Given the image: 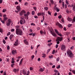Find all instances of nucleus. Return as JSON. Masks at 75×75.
I'll use <instances>...</instances> for the list:
<instances>
[{"mask_svg":"<svg viewBox=\"0 0 75 75\" xmlns=\"http://www.w3.org/2000/svg\"><path fill=\"white\" fill-rule=\"evenodd\" d=\"M65 48H66V46L64 45H62L61 49L62 51H65Z\"/></svg>","mask_w":75,"mask_h":75,"instance_id":"39448f33","label":"nucleus"},{"mask_svg":"<svg viewBox=\"0 0 75 75\" xmlns=\"http://www.w3.org/2000/svg\"><path fill=\"white\" fill-rule=\"evenodd\" d=\"M62 40V38L58 37L56 39V41H61Z\"/></svg>","mask_w":75,"mask_h":75,"instance_id":"0eeeda50","label":"nucleus"},{"mask_svg":"<svg viewBox=\"0 0 75 75\" xmlns=\"http://www.w3.org/2000/svg\"><path fill=\"white\" fill-rule=\"evenodd\" d=\"M60 65H59L57 67V69H59V68H60Z\"/></svg>","mask_w":75,"mask_h":75,"instance_id":"79ce46f5","label":"nucleus"},{"mask_svg":"<svg viewBox=\"0 0 75 75\" xmlns=\"http://www.w3.org/2000/svg\"><path fill=\"white\" fill-rule=\"evenodd\" d=\"M3 17L4 18H6V17H7V15L5 14H4L3 15Z\"/></svg>","mask_w":75,"mask_h":75,"instance_id":"a18cd8bd","label":"nucleus"},{"mask_svg":"<svg viewBox=\"0 0 75 75\" xmlns=\"http://www.w3.org/2000/svg\"><path fill=\"white\" fill-rule=\"evenodd\" d=\"M52 54H55V50H53L52 52Z\"/></svg>","mask_w":75,"mask_h":75,"instance_id":"864d4df0","label":"nucleus"},{"mask_svg":"<svg viewBox=\"0 0 75 75\" xmlns=\"http://www.w3.org/2000/svg\"><path fill=\"white\" fill-rule=\"evenodd\" d=\"M34 14H35V12H34V11H33L32 12V15H34Z\"/></svg>","mask_w":75,"mask_h":75,"instance_id":"c756f323","label":"nucleus"},{"mask_svg":"<svg viewBox=\"0 0 75 75\" xmlns=\"http://www.w3.org/2000/svg\"><path fill=\"white\" fill-rule=\"evenodd\" d=\"M31 25H35V24L34 23H31Z\"/></svg>","mask_w":75,"mask_h":75,"instance_id":"0e129e2a","label":"nucleus"},{"mask_svg":"<svg viewBox=\"0 0 75 75\" xmlns=\"http://www.w3.org/2000/svg\"><path fill=\"white\" fill-rule=\"evenodd\" d=\"M6 60L7 62H9V61H10V59H9V58L7 59Z\"/></svg>","mask_w":75,"mask_h":75,"instance_id":"5fc2aeb1","label":"nucleus"},{"mask_svg":"<svg viewBox=\"0 0 75 75\" xmlns=\"http://www.w3.org/2000/svg\"><path fill=\"white\" fill-rule=\"evenodd\" d=\"M24 42L26 45H28V42L26 40H24Z\"/></svg>","mask_w":75,"mask_h":75,"instance_id":"f8f14e48","label":"nucleus"},{"mask_svg":"<svg viewBox=\"0 0 75 75\" xmlns=\"http://www.w3.org/2000/svg\"><path fill=\"white\" fill-rule=\"evenodd\" d=\"M66 4H67V5H68V4H69V3H68V1H67V0H66Z\"/></svg>","mask_w":75,"mask_h":75,"instance_id":"f704fd0d","label":"nucleus"},{"mask_svg":"<svg viewBox=\"0 0 75 75\" xmlns=\"http://www.w3.org/2000/svg\"><path fill=\"white\" fill-rule=\"evenodd\" d=\"M49 65H53V64H52V63L50 62L49 63Z\"/></svg>","mask_w":75,"mask_h":75,"instance_id":"e2e57ef3","label":"nucleus"},{"mask_svg":"<svg viewBox=\"0 0 75 75\" xmlns=\"http://www.w3.org/2000/svg\"><path fill=\"white\" fill-rule=\"evenodd\" d=\"M73 10L75 11V6H74L73 7Z\"/></svg>","mask_w":75,"mask_h":75,"instance_id":"09e8293b","label":"nucleus"},{"mask_svg":"<svg viewBox=\"0 0 75 75\" xmlns=\"http://www.w3.org/2000/svg\"><path fill=\"white\" fill-rule=\"evenodd\" d=\"M44 24L45 25H46V26H47V25H48V24H47V23L45 22V23Z\"/></svg>","mask_w":75,"mask_h":75,"instance_id":"052dcab7","label":"nucleus"},{"mask_svg":"<svg viewBox=\"0 0 75 75\" xmlns=\"http://www.w3.org/2000/svg\"><path fill=\"white\" fill-rule=\"evenodd\" d=\"M11 63L12 64H14V58H12Z\"/></svg>","mask_w":75,"mask_h":75,"instance_id":"aec40b11","label":"nucleus"},{"mask_svg":"<svg viewBox=\"0 0 75 75\" xmlns=\"http://www.w3.org/2000/svg\"><path fill=\"white\" fill-rule=\"evenodd\" d=\"M23 59H22L20 61V62L19 63V65H22L23 64L22 62H23Z\"/></svg>","mask_w":75,"mask_h":75,"instance_id":"f3484780","label":"nucleus"},{"mask_svg":"<svg viewBox=\"0 0 75 75\" xmlns=\"http://www.w3.org/2000/svg\"><path fill=\"white\" fill-rule=\"evenodd\" d=\"M21 28H22L23 30H24V27H23V26H22Z\"/></svg>","mask_w":75,"mask_h":75,"instance_id":"680f3d73","label":"nucleus"},{"mask_svg":"<svg viewBox=\"0 0 75 75\" xmlns=\"http://www.w3.org/2000/svg\"><path fill=\"white\" fill-rule=\"evenodd\" d=\"M37 15L38 16H42L41 13H37Z\"/></svg>","mask_w":75,"mask_h":75,"instance_id":"5701e85b","label":"nucleus"},{"mask_svg":"<svg viewBox=\"0 0 75 75\" xmlns=\"http://www.w3.org/2000/svg\"><path fill=\"white\" fill-rule=\"evenodd\" d=\"M15 4L16 5H17V4H18V2L16 1L15 3Z\"/></svg>","mask_w":75,"mask_h":75,"instance_id":"ea45409f","label":"nucleus"},{"mask_svg":"<svg viewBox=\"0 0 75 75\" xmlns=\"http://www.w3.org/2000/svg\"><path fill=\"white\" fill-rule=\"evenodd\" d=\"M51 45H52V43L51 42L48 44L47 45H48V46H50Z\"/></svg>","mask_w":75,"mask_h":75,"instance_id":"c9c22d12","label":"nucleus"},{"mask_svg":"<svg viewBox=\"0 0 75 75\" xmlns=\"http://www.w3.org/2000/svg\"><path fill=\"white\" fill-rule=\"evenodd\" d=\"M10 35V32H9L7 33V35L8 36V35Z\"/></svg>","mask_w":75,"mask_h":75,"instance_id":"bf43d9fd","label":"nucleus"},{"mask_svg":"<svg viewBox=\"0 0 75 75\" xmlns=\"http://www.w3.org/2000/svg\"><path fill=\"white\" fill-rule=\"evenodd\" d=\"M16 53L17 51H16V50H13L12 51V53L13 55H14V54H16Z\"/></svg>","mask_w":75,"mask_h":75,"instance_id":"9d476101","label":"nucleus"},{"mask_svg":"<svg viewBox=\"0 0 75 75\" xmlns=\"http://www.w3.org/2000/svg\"><path fill=\"white\" fill-rule=\"evenodd\" d=\"M69 7H73L74 5H68Z\"/></svg>","mask_w":75,"mask_h":75,"instance_id":"7c9ffc66","label":"nucleus"},{"mask_svg":"<svg viewBox=\"0 0 75 75\" xmlns=\"http://www.w3.org/2000/svg\"><path fill=\"white\" fill-rule=\"evenodd\" d=\"M50 2L52 4H53L54 3V1L53 0H50Z\"/></svg>","mask_w":75,"mask_h":75,"instance_id":"c03bdc74","label":"nucleus"},{"mask_svg":"<svg viewBox=\"0 0 75 75\" xmlns=\"http://www.w3.org/2000/svg\"><path fill=\"white\" fill-rule=\"evenodd\" d=\"M23 74L24 75H26V74H27V71H25L24 70H23L22 71Z\"/></svg>","mask_w":75,"mask_h":75,"instance_id":"dca6fc26","label":"nucleus"},{"mask_svg":"<svg viewBox=\"0 0 75 75\" xmlns=\"http://www.w3.org/2000/svg\"><path fill=\"white\" fill-rule=\"evenodd\" d=\"M67 55L68 57H72L74 55L72 53V52L70 50H68L67 51Z\"/></svg>","mask_w":75,"mask_h":75,"instance_id":"f03ea898","label":"nucleus"},{"mask_svg":"<svg viewBox=\"0 0 75 75\" xmlns=\"http://www.w3.org/2000/svg\"><path fill=\"white\" fill-rule=\"evenodd\" d=\"M25 20H21L20 21V23L21 24L23 25L25 24Z\"/></svg>","mask_w":75,"mask_h":75,"instance_id":"423d86ee","label":"nucleus"},{"mask_svg":"<svg viewBox=\"0 0 75 75\" xmlns=\"http://www.w3.org/2000/svg\"><path fill=\"white\" fill-rule=\"evenodd\" d=\"M16 34L19 35H23V32L20 29H16Z\"/></svg>","mask_w":75,"mask_h":75,"instance_id":"f257e3e1","label":"nucleus"},{"mask_svg":"<svg viewBox=\"0 0 75 75\" xmlns=\"http://www.w3.org/2000/svg\"><path fill=\"white\" fill-rule=\"evenodd\" d=\"M18 40H17L15 42V43L14 44V45L15 46H16V45H17L18 43Z\"/></svg>","mask_w":75,"mask_h":75,"instance_id":"4468645a","label":"nucleus"},{"mask_svg":"<svg viewBox=\"0 0 75 75\" xmlns=\"http://www.w3.org/2000/svg\"><path fill=\"white\" fill-rule=\"evenodd\" d=\"M16 9H17L18 11H20L21 10V8L20 6H16Z\"/></svg>","mask_w":75,"mask_h":75,"instance_id":"1a4fd4ad","label":"nucleus"},{"mask_svg":"<svg viewBox=\"0 0 75 75\" xmlns=\"http://www.w3.org/2000/svg\"><path fill=\"white\" fill-rule=\"evenodd\" d=\"M40 33L41 34H42V33H43V32H42V30H40Z\"/></svg>","mask_w":75,"mask_h":75,"instance_id":"6e6d98bb","label":"nucleus"},{"mask_svg":"<svg viewBox=\"0 0 75 75\" xmlns=\"http://www.w3.org/2000/svg\"><path fill=\"white\" fill-rule=\"evenodd\" d=\"M58 18L59 19H61V18H62V16L61 15H60L58 16Z\"/></svg>","mask_w":75,"mask_h":75,"instance_id":"2f4dec72","label":"nucleus"},{"mask_svg":"<svg viewBox=\"0 0 75 75\" xmlns=\"http://www.w3.org/2000/svg\"><path fill=\"white\" fill-rule=\"evenodd\" d=\"M71 24H69L68 25V27L69 28V27H71Z\"/></svg>","mask_w":75,"mask_h":75,"instance_id":"603ef678","label":"nucleus"},{"mask_svg":"<svg viewBox=\"0 0 75 75\" xmlns=\"http://www.w3.org/2000/svg\"><path fill=\"white\" fill-rule=\"evenodd\" d=\"M3 43H4V44H6V40H4V39L3 40Z\"/></svg>","mask_w":75,"mask_h":75,"instance_id":"e433bc0d","label":"nucleus"},{"mask_svg":"<svg viewBox=\"0 0 75 75\" xmlns=\"http://www.w3.org/2000/svg\"><path fill=\"white\" fill-rule=\"evenodd\" d=\"M59 23L58 22H57L56 23V25H59Z\"/></svg>","mask_w":75,"mask_h":75,"instance_id":"37998d69","label":"nucleus"},{"mask_svg":"<svg viewBox=\"0 0 75 75\" xmlns=\"http://www.w3.org/2000/svg\"><path fill=\"white\" fill-rule=\"evenodd\" d=\"M72 72H73V73H74V74H75V71L74 70H72Z\"/></svg>","mask_w":75,"mask_h":75,"instance_id":"3c124183","label":"nucleus"},{"mask_svg":"<svg viewBox=\"0 0 75 75\" xmlns=\"http://www.w3.org/2000/svg\"><path fill=\"white\" fill-rule=\"evenodd\" d=\"M66 11L67 13H69V11H68V9H66Z\"/></svg>","mask_w":75,"mask_h":75,"instance_id":"49530a36","label":"nucleus"},{"mask_svg":"<svg viewBox=\"0 0 75 75\" xmlns=\"http://www.w3.org/2000/svg\"><path fill=\"white\" fill-rule=\"evenodd\" d=\"M7 19H8V18L7 17L4 18V21H6V20H7Z\"/></svg>","mask_w":75,"mask_h":75,"instance_id":"c85d7f7f","label":"nucleus"},{"mask_svg":"<svg viewBox=\"0 0 75 75\" xmlns=\"http://www.w3.org/2000/svg\"><path fill=\"white\" fill-rule=\"evenodd\" d=\"M73 21H74V22H75V16L74 17V18L73 19Z\"/></svg>","mask_w":75,"mask_h":75,"instance_id":"13d9d810","label":"nucleus"},{"mask_svg":"<svg viewBox=\"0 0 75 75\" xmlns=\"http://www.w3.org/2000/svg\"><path fill=\"white\" fill-rule=\"evenodd\" d=\"M58 45L57 44L56 45V48H58Z\"/></svg>","mask_w":75,"mask_h":75,"instance_id":"774afa93","label":"nucleus"},{"mask_svg":"<svg viewBox=\"0 0 75 75\" xmlns=\"http://www.w3.org/2000/svg\"><path fill=\"white\" fill-rule=\"evenodd\" d=\"M32 59H34V55H33L31 56Z\"/></svg>","mask_w":75,"mask_h":75,"instance_id":"a19ab883","label":"nucleus"},{"mask_svg":"<svg viewBox=\"0 0 75 75\" xmlns=\"http://www.w3.org/2000/svg\"><path fill=\"white\" fill-rule=\"evenodd\" d=\"M42 58H45V57H46V54L44 53L42 54Z\"/></svg>","mask_w":75,"mask_h":75,"instance_id":"6ab92c4d","label":"nucleus"},{"mask_svg":"<svg viewBox=\"0 0 75 75\" xmlns=\"http://www.w3.org/2000/svg\"><path fill=\"white\" fill-rule=\"evenodd\" d=\"M32 35H33V37H34V36H35V33H33L32 34Z\"/></svg>","mask_w":75,"mask_h":75,"instance_id":"4d7b16f0","label":"nucleus"},{"mask_svg":"<svg viewBox=\"0 0 75 75\" xmlns=\"http://www.w3.org/2000/svg\"><path fill=\"white\" fill-rule=\"evenodd\" d=\"M67 20L68 21H72V18H70L69 17H68Z\"/></svg>","mask_w":75,"mask_h":75,"instance_id":"412c9836","label":"nucleus"},{"mask_svg":"<svg viewBox=\"0 0 75 75\" xmlns=\"http://www.w3.org/2000/svg\"><path fill=\"white\" fill-rule=\"evenodd\" d=\"M33 8L34 9L35 11H37V7H33Z\"/></svg>","mask_w":75,"mask_h":75,"instance_id":"473e14b6","label":"nucleus"},{"mask_svg":"<svg viewBox=\"0 0 75 75\" xmlns=\"http://www.w3.org/2000/svg\"><path fill=\"white\" fill-rule=\"evenodd\" d=\"M21 11L22 12V13H25V11L24 10H23Z\"/></svg>","mask_w":75,"mask_h":75,"instance_id":"cd10ccee","label":"nucleus"},{"mask_svg":"<svg viewBox=\"0 0 75 75\" xmlns=\"http://www.w3.org/2000/svg\"><path fill=\"white\" fill-rule=\"evenodd\" d=\"M48 13L49 15H51V12L50 11H48Z\"/></svg>","mask_w":75,"mask_h":75,"instance_id":"393cba45","label":"nucleus"},{"mask_svg":"<svg viewBox=\"0 0 75 75\" xmlns=\"http://www.w3.org/2000/svg\"><path fill=\"white\" fill-rule=\"evenodd\" d=\"M8 22H6V25L7 26H9L10 25V24H11V19H9L8 20Z\"/></svg>","mask_w":75,"mask_h":75,"instance_id":"7ed1b4c3","label":"nucleus"},{"mask_svg":"<svg viewBox=\"0 0 75 75\" xmlns=\"http://www.w3.org/2000/svg\"><path fill=\"white\" fill-rule=\"evenodd\" d=\"M53 57V56H52V55L51 56H49V58H52V57Z\"/></svg>","mask_w":75,"mask_h":75,"instance_id":"72a5a7b5","label":"nucleus"},{"mask_svg":"<svg viewBox=\"0 0 75 75\" xmlns=\"http://www.w3.org/2000/svg\"><path fill=\"white\" fill-rule=\"evenodd\" d=\"M43 69H42V68H40L39 69V71H40V72H42V71H44L45 69L44 68H43Z\"/></svg>","mask_w":75,"mask_h":75,"instance_id":"a211bd4d","label":"nucleus"},{"mask_svg":"<svg viewBox=\"0 0 75 75\" xmlns=\"http://www.w3.org/2000/svg\"><path fill=\"white\" fill-rule=\"evenodd\" d=\"M13 37H14V35H10V37H9V38L10 39L11 41H11V40H12V38H13Z\"/></svg>","mask_w":75,"mask_h":75,"instance_id":"2eb2a0df","label":"nucleus"},{"mask_svg":"<svg viewBox=\"0 0 75 75\" xmlns=\"http://www.w3.org/2000/svg\"><path fill=\"white\" fill-rule=\"evenodd\" d=\"M11 31L12 32H13V31H14V29H12L11 30Z\"/></svg>","mask_w":75,"mask_h":75,"instance_id":"69168bd1","label":"nucleus"},{"mask_svg":"<svg viewBox=\"0 0 75 75\" xmlns=\"http://www.w3.org/2000/svg\"><path fill=\"white\" fill-rule=\"evenodd\" d=\"M30 71H32V70H33V67H31L30 68Z\"/></svg>","mask_w":75,"mask_h":75,"instance_id":"de8ad7c7","label":"nucleus"},{"mask_svg":"<svg viewBox=\"0 0 75 75\" xmlns=\"http://www.w3.org/2000/svg\"><path fill=\"white\" fill-rule=\"evenodd\" d=\"M54 31H55V33H57V34L58 35H59V36H62V35L61 34V33L58 32V30H57L54 29Z\"/></svg>","mask_w":75,"mask_h":75,"instance_id":"20e7f679","label":"nucleus"},{"mask_svg":"<svg viewBox=\"0 0 75 75\" xmlns=\"http://www.w3.org/2000/svg\"><path fill=\"white\" fill-rule=\"evenodd\" d=\"M13 71L15 73H16V72H18V71H19V69H13Z\"/></svg>","mask_w":75,"mask_h":75,"instance_id":"9b49d317","label":"nucleus"},{"mask_svg":"<svg viewBox=\"0 0 75 75\" xmlns=\"http://www.w3.org/2000/svg\"><path fill=\"white\" fill-rule=\"evenodd\" d=\"M23 13H22V12L21 11L19 13V15L21 16H23Z\"/></svg>","mask_w":75,"mask_h":75,"instance_id":"b1692460","label":"nucleus"},{"mask_svg":"<svg viewBox=\"0 0 75 75\" xmlns=\"http://www.w3.org/2000/svg\"><path fill=\"white\" fill-rule=\"evenodd\" d=\"M54 9L55 10H56L57 12H58V11H59V8H57L56 6H54Z\"/></svg>","mask_w":75,"mask_h":75,"instance_id":"6e6552de","label":"nucleus"},{"mask_svg":"<svg viewBox=\"0 0 75 75\" xmlns=\"http://www.w3.org/2000/svg\"><path fill=\"white\" fill-rule=\"evenodd\" d=\"M50 33L52 35H53L54 37H56V34L54 32H52V31H50Z\"/></svg>","mask_w":75,"mask_h":75,"instance_id":"ddd939ff","label":"nucleus"},{"mask_svg":"<svg viewBox=\"0 0 75 75\" xmlns=\"http://www.w3.org/2000/svg\"><path fill=\"white\" fill-rule=\"evenodd\" d=\"M59 27L60 28H62V26L61 25V24H59Z\"/></svg>","mask_w":75,"mask_h":75,"instance_id":"bb28decb","label":"nucleus"},{"mask_svg":"<svg viewBox=\"0 0 75 75\" xmlns=\"http://www.w3.org/2000/svg\"><path fill=\"white\" fill-rule=\"evenodd\" d=\"M74 47L73 46H72L70 48V49L71 50H73L74 49Z\"/></svg>","mask_w":75,"mask_h":75,"instance_id":"338daca9","label":"nucleus"},{"mask_svg":"<svg viewBox=\"0 0 75 75\" xmlns=\"http://www.w3.org/2000/svg\"><path fill=\"white\" fill-rule=\"evenodd\" d=\"M7 49L8 50H10V46L9 45H8L7 47Z\"/></svg>","mask_w":75,"mask_h":75,"instance_id":"58836bf2","label":"nucleus"},{"mask_svg":"<svg viewBox=\"0 0 75 75\" xmlns=\"http://www.w3.org/2000/svg\"><path fill=\"white\" fill-rule=\"evenodd\" d=\"M44 9L45 10H48V8L47 7H45L44 8Z\"/></svg>","mask_w":75,"mask_h":75,"instance_id":"8fccbe9b","label":"nucleus"},{"mask_svg":"<svg viewBox=\"0 0 75 75\" xmlns=\"http://www.w3.org/2000/svg\"><path fill=\"white\" fill-rule=\"evenodd\" d=\"M56 60H57V62L59 61V57H58L57 58Z\"/></svg>","mask_w":75,"mask_h":75,"instance_id":"4c0bfd02","label":"nucleus"},{"mask_svg":"<svg viewBox=\"0 0 75 75\" xmlns=\"http://www.w3.org/2000/svg\"><path fill=\"white\" fill-rule=\"evenodd\" d=\"M16 30H17V29H20V26L19 25L16 26Z\"/></svg>","mask_w":75,"mask_h":75,"instance_id":"4be33fe9","label":"nucleus"},{"mask_svg":"<svg viewBox=\"0 0 75 75\" xmlns=\"http://www.w3.org/2000/svg\"><path fill=\"white\" fill-rule=\"evenodd\" d=\"M7 10L6 9H3L2 11V12L3 13H5L6 11Z\"/></svg>","mask_w":75,"mask_h":75,"instance_id":"a878e982","label":"nucleus"}]
</instances>
